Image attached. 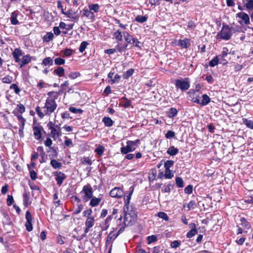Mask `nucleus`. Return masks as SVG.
<instances>
[{
    "label": "nucleus",
    "mask_w": 253,
    "mask_h": 253,
    "mask_svg": "<svg viewBox=\"0 0 253 253\" xmlns=\"http://www.w3.org/2000/svg\"><path fill=\"white\" fill-rule=\"evenodd\" d=\"M110 220V217H108L105 222H104V225H102L101 226V230L102 231H105V230H106L109 227V225L108 224V221Z\"/></svg>",
    "instance_id": "56"
},
{
    "label": "nucleus",
    "mask_w": 253,
    "mask_h": 253,
    "mask_svg": "<svg viewBox=\"0 0 253 253\" xmlns=\"http://www.w3.org/2000/svg\"><path fill=\"white\" fill-rule=\"evenodd\" d=\"M245 6L248 9L251 10L253 9V0H247Z\"/></svg>",
    "instance_id": "58"
},
{
    "label": "nucleus",
    "mask_w": 253,
    "mask_h": 253,
    "mask_svg": "<svg viewBox=\"0 0 253 253\" xmlns=\"http://www.w3.org/2000/svg\"><path fill=\"white\" fill-rule=\"evenodd\" d=\"M175 85L177 89L184 91L189 89L190 85L189 79L188 78L176 79L175 81Z\"/></svg>",
    "instance_id": "5"
},
{
    "label": "nucleus",
    "mask_w": 253,
    "mask_h": 253,
    "mask_svg": "<svg viewBox=\"0 0 253 253\" xmlns=\"http://www.w3.org/2000/svg\"><path fill=\"white\" fill-rule=\"evenodd\" d=\"M121 100H124V102L123 103V107L125 108H129L131 104V101L128 100L127 98H126V97L124 96L122 97Z\"/></svg>",
    "instance_id": "38"
},
{
    "label": "nucleus",
    "mask_w": 253,
    "mask_h": 253,
    "mask_svg": "<svg viewBox=\"0 0 253 253\" xmlns=\"http://www.w3.org/2000/svg\"><path fill=\"white\" fill-rule=\"evenodd\" d=\"M132 44H133L134 46L139 48H141L142 44L141 42L138 41V40L136 38H133L132 40Z\"/></svg>",
    "instance_id": "47"
},
{
    "label": "nucleus",
    "mask_w": 253,
    "mask_h": 253,
    "mask_svg": "<svg viewBox=\"0 0 253 253\" xmlns=\"http://www.w3.org/2000/svg\"><path fill=\"white\" fill-rule=\"evenodd\" d=\"M218 57V56H216L210 61L209 63L210 66L213 67L218 64L219 61Z\"/></svg>",
    "instance_id": "43"
},
{
    "label": "nucleus",
    "mask_w": 253,
    "mask_h": 253,
    "mask_svg": "<svg viewBox=\"0 0 253 253\" xmlns=\"http://www.w3.org/2000/svg\"><path fill=\"white\" fill-rule=\"evenodd\" d=\"M83 15L86 17L88 19L93 20L95 18V15L93 12L90 11L89 9H84L83 10Z\"/></svg>",
    "instance_id": "18"
},
{
    "label": "nucleus",
    "mask_w": 253,
    "mask_h": 253,
    "mask_svg": "<svg viewBox=\"0 0 253 253\" xmlns=\"http://www.w3.org/2000/svg\"><path fill=\"white\" fill-rule=\"evenodd\" d=\"M114 22L115 24H117L119 25V26L122 29H124V30H125L126 29L127 26V25L126 24H123L121 23V21L117 19H114Z\"/></svg>",
    "instance_id": "61"
},
{
    "label": "nucleus",
    "mask_w": 253,
    "mask_h": 253,
    "mask_svg": "<svg viewBox=\"0 0 253 253\" xmlns=\"http://www.w3.org/2000/svg\"><path fill=\"white\" fill-rule=\"evenodd\" d=\"M102 122L104 123L105 126L108 127L112 126L114 123L111 118L106 117H105L103 118Z\"/></svg>",
    "instance_id": "27"
},
{
    "label": "nucleus",
    "mask_w": 253,
    "mask_h": 253,
    "mask_svg": "<svg viewBox=\"0 0 253 253\" xmlns=\"http://www.w3.org/2000/svg\"><path fill=\"white\" fill-rule=\"evenodd\" d=\"M10 88L13 89L14 90V92L16 94H18L20 91V89L18 87V86L16 84H12L10 86Z\"/></svg>",
    "instance_id": "62"
},
{
    "label": "nucleus",
    "mask_w": 253,
    "mask_h": 253,
    "mask_svg": "<svg viewBox=\"0 0 253 253\" xmlns=\"http://www.w3.org/2000/svg\"><path fill=\"white\" fill-rule=\"evenodd\" d=\"M64 14L67 17L73 19L75 21H78L79 19L78 16L76 15L75 12L72 10H69L68 11H66V13H64Z\"/></svg>",
    "instance_id": "21"
},
{
    "label": "nucleus",
    "mask_w": 253,
    "mask_h": 253,
    "mask_svg": "<svg viewBox=\"0 0 253 253\" xmlns=\"http://www.w3.org/2000/svg\"><path fill=\"white\" fill-rule=\"evenodd\" d=\"M140 140L137 139L134 141H127L126 146L122 147L121 149V152L122 154H126L129 152L134 151L137 147Z\"/></svg>",
    "instance_id": "4"
},
{
    "label": "nucleus",
    "mask_w": 253,
    "mask_h": 253,
    "mask_svg": "<svg viewBox=\"0 0 253 253\" xmlns=\"http://www.w3.org/2000/svg\"><path fill=\"white\" fill-rule=\"evenodd\" d=\"M13 78L9 75L6 76L2 79V82L5 84H10L12 82Z\"/></svg>",
    "instance_id": "50"
},
{
    "label": "nucleus",
    "mask_w": 253,
    "mask_h": 253,
    "mask_svg": "<svg viewBox=\"0 0 253 253\" xmlns=\"http://www.w3.org/2000/svg\"><path fill=\"white\" fill-rule=\"evenodd\" d=\"M126 42L127 43H125L124 44H122L121 43L118 44L116 46V50L118 51L119 52L121 53L125 49H126L127 47L128 43L132 44V41H127Z\"/></svg>",
    "instance_id": "23"
},
{
    "label": "nucleus",
    "mask_w": 253,
    "mask_h": 253,
    "mask_svg": "<svg viewBox=\"0 0 253 253\" xmlns=\"http://www.w3.org/2000/svg\"><path fill=\"white\" fill-rule=\"evenodd\" d=\"M120 78H121L120 76L118 74H116L115 75L114 78H113L112 79L110 80V83L112 84H114L118 82L119 81V80H120Z\"/></svg>",
    "instance_id": "60"
},
{
    "label": "nucleus",
    "mask_w": 253,
    "mask_h": 253,
    "mask_svg": "<svg viewBox=\"0 0 253 253\" xmlns=\"http://www.w3.org/2000/svg\"><path fill=\"white\" fill-rule=\"evenodd\" d=\"M113 35L117 41H122L123 40V37H124L123 32L119 30L115 32Z\"/></svg>",
    "instance_id": "29"
},
{
    "label": "nucleus",
    "mask_w": 253,
    "mask_h": 253,
    "mask_svg": "<svg viewBox=\"0 0 253 253\" xmlns=\"http://www.w3.org/2000/svg\"><path fill=\"white\" fill-rule=\"evenodd\" d=\"M64 90L65 89H63V88H62V89L58 92L50 91L47 93V95H51L52 97H53L55 99H57L58 96L63 93Z\"/></svg>",
    "instance_id": "28"
},
{
    "label": "nucleus",
    "mask_w": 253,
    "mask_h": 253,
    "mask_svg": "<svg viewBox=\"0 0 253 253\" xmlns=\"http://www.w3.org/2000/svg\"><path fill=\"white\" fill-rule=\"evenodd\" d=\"M43 130V127L41 126L33 127L34 135L36 139L40 140L42 138V131Z\"/></svg>",
    "instance_id": "13"
},
{
    "label": "nucleus",
    "mask_w": 253,
    "mask_h": 253,
    "mask_svg": "<svg viewBox=\"0 0 253 253\" xmlns=\"http://www.w3.org/2000/svg\"><path fill=\"white\" fill-rule=\"evenodd\" d=\"M118 236L117 234H115L114 231L111 232L108 235L107 238L106 242L110 243L112 241L114 240Z\"/></svg>",
    "instance_id": "33"
},
{
    "label": "nucleus",
    "mask_w": 253,
    "mask_h": 253,
    "mask_svg": "<svg viewBox=\"0 0 253 253\" xmlns=\"http://www.w3.org/2000/svg\"><path fill=\"white\" fill-rule=\"evenodd\" d=\"M42 64L44 66H51L53 64V61L50 57H46L43 59Z\"/></svg>",
    "instance_id": "31"
},
{
    "label": "nucleus",
    "mask_w": 253,
    "mask_h": 253,
    "mask_svg": "<svg viewBox=\"0 0 253 253\" xmlns=\"http://www.w3.org/2000/svg\"><path fill=\"white\" fill-rule=\"evenodd\" d=\"M82 163L83 164H87L90 166L92 165V161L89 157H84L82 159Z\"/></svg>",
    "instance_id": "59"
},
{
    "label": "nucleus",
    "mask_w": 253,
    "mask_h": 253,
    "mask_svg": "<svg viewBox=\"0 0 253 253\" xmlns=\"http://www.w3.org/2000/svg\"><path fill=\"white\" fill-rule=\"evenodd\" d=\"M88 44V42L85 41L82 42L79 47V51L81 52H83L86 49Z\"/></svg>",
    "instance_id": "52"
},
{
    "label": "nucleus",
    "mask_w": 253,
    "mask_h": 253,
    "mask_svg": "<svg viewBox=\"0 0 253 253\" xmlns=\"http://www.w3.org/2000/svg\"><path fill=\"white\" fill-rule=\"evenodd\" d=\"M147 20V16H142V15H137L135 19V21L140 23H143L145 22H146Z\"/></svg>",
    "instance_id": "36"
},
{
    "label": "nucleus",
    "mask_w": 253,
    "mask_h": 253,
    "mask_svg": "<svg viewBox=\"0 0 253 253\" xmlns=\"http://www.w3.org/2000/svg\"><path fill=\"white\" fill-rule=\"evenodd\" d=\"M174 161L171 160H168L164 164V167L165 169H170V168L173 165Z\"/></svg>",
    "instance_id": "53"
},
{
    "label": "nucleus",
    "mask_w": 253,
    "mask_h": 253,
    "mask_svg": "<svg viewBox=\"0 0 253 253\" xmlns=\"http://www.w3.org/2000/svg\"><path fill=\"white\" fill-rule=\"evenodd\" d=\"M94 217L93 216H90L87 218L85 222V228L84 229V234L85 235L88 232L90 228L92 227L94 224Z\"/></svg>",
    "instance_id": "10"
},
{
    "label": "nucleus",
    "mask_w": 253,
    "mask_h": 253,
    "mask_svg": "<svg viewBox=\"0 0 253 253\" xmlns=\"http://www.w3.org/2000/svg\"><path fill=\"white\" fill-rule=\"evenodd\" d=\"M178 111L175 108H171L167 113V116L169 118H172L177 115Z\"/></svg>",
    "instance_id": "24"
},
{
    "label": "nucleus",
    "mask_w": 253,
    "mask_h": 253,
    "mask_svg": "<svg viewBox=\"0 0 253 253\" xmlns=\"http://www.w3.org/2000/svg\"><path fill=\"white\" fill-rule=\"evenodd\" d=\"M232 35V28L227 25H223L220 32L217 34L220 38L228 40Z\"/></svg>",
    "instance_id": "6"
},
{
    "label": "nucleus",
    "mask_w": 253,
    "mask_h": 253,
    "mask_svg": "<svg viewBox=\"0 0 253 253\" xmlns=\"http://www.w3.org/2000/svg\"><path fill=\"white\" fill-rule=\"evenodd\" d=\"M133 190H134V188H133V186H131L129 188V193H128V195L124 196L125 205H124V208H126V207L132 208V207H133L131 206H129V203H130V200L131 199L132 194L133 192Z\"/></svg>",
    "instance_id": "11"
},
{
    "label": "nucleus",
    "mask_w": 253,
    "mask_h": 253,
    "mask_svg": "<svg viewBox=\"0 0 253 253\" xmlns=\"http://www.w3.org/2000/svg\"><path fill=\"white\" fill-rule=\"evenodd\" d=\"M198 233L197 229L190 230L187 233L186 237L188 238H191L194 236Z\"/></svg>",
    "instance_id": "49"
},
{
    "label": "nucleus",
    "mask_w": 253,
    "mask_h": 253,
    "mask_svg": "<svg viewBox=\"0 0 253 253\" xmlns=\"http://www.w3.org/2000/svg\"><path fill=\"white\" fill-rule=\"evenodd\" d=\"M124 223L126 226L133 225L137 218V212L134 207L124 208Z\"/></svg>",
    "instance_id": "2"
},
{
    "label": "nucleus",
    "mask_w": 253,
    "mask_h": 253,
    "mask_svg": "<svg viewBox=\"0 0 253 253\" xmlns=\"http://www.w3.org/2000/svg\"><path fill=\"white\" fill-rule=\"evenodd\" d=\"M157 215L159 217L166 220L168 221L169 220V217L167 214L164 212H159L158 213Z\"/></svg>",
    "instance_id": "46"
},
{
    "label": "nucleus",
    "mask_w": 253,
    "mask_h": 253,
    "mask_svg": "<svg viewBox=\"0 0 253 253\" xmlns=\"http://www.w3.org/2000/svg\"><path fill=\"white\" fill-rule=\"evenodd\" d=\"M175 182L178 187L182 188L184 186L183 180L180 177H176L175 179Z\"/></svg>",
    "instance_id": "54"
},
{
    "label": "nucleus",
    "mask_w": 253,
    "mask_h": 253,
    "mask_svg": "<svg viewBox=\"0 0 253 253\" xmlns=\"http://www.w3.org/2000/svg\"><path fill=\"white\" fill-rule=\"evenodd\" d=\"M167 152L170 156H175L178 153V149L172 146L168 148Z\"/></svg>",
    "instance_id": "25"
},
{
    "label": "nucleus",
    "mask_w": 253,
    "mask_h": 253,
    "mask_svg": "<svg viewBox=\"0 0 253 253\" xmlns=\"http://www.w3.org/2000/svg\"><path fill=\"white\" fill-rule=\"evenodd\" d=\"M64 68L60 67L55 70L54 72L59 77H63L64 74Z\"/></svg>",
    "instance_id": "42"
},
{
    "label": "nucleus",
    "mask_w": 253,
    "mask_h": 253,
    "mask_svg": "<svg viewBox=\"0 0 253 253\" xmlns=\"http://www.w3.org/2000/svg\"><path fill=\"white\" fill-rule=\"evenodd\" d=\"M69 111L72 113L75 114H81L83 113V111L81 109H77L73 107H71L69 108Z\"/></svg>",
    "instance_id": "55"
},
{
    "label": "nucleus",
    "mask_w": 253,
    "mask_h": 253,
    "mask_svg": "<svg viewBox=\"0 0 253 253\" xmlns=\"http://www.w3.org/2000/svg\"><path fill=\"white\" fill-rule=\"evenodd\" d=\"M55 179L57 182V184L59 186L62 185L63 181L66 178V175L63 172L57 171L54 173Z\"/></svg>",
    "instance_id": "9"
},
{
    "label": "nucleus",
    "mask_w": 253,
    "mask_h": 253,
    "mask_svg": "<svg viewBox=\"0 0 253 253\" xmlns=\"http://www.w3.org/2000/svg\"><path fill=\"white\" fill-rule=\"evenodd\" d=\"M202 99L200 100V105L201 106H206L208 105L211 101V98L207 94H203L202 96Z\"/></svg>",
    "instance_id": "22"
},
{
    "label": "nucleus",
    "mask_w": 253,
    "mask_h": 253,
    "mask_svg": "<svg viewBox=\"0 0 253 253\" xmlns=\"http://www.w3.org/2000/svg\"><path fill=\"white\" fill-rule=\"evenodd\" d=\"M50 130V135L54 140L62 135L61 128L59 126L57 127H55Z\"/></svg>",
    "instance_id": "12"
},
{
    "label": "nucleus",
    "mask_w": 253,
    "mask_h": 253,
    "mask_svg": "<svg viewBox=\"0 0 253 253\" xmlns=\"http://www.w3.org/2000/svg\"><path fill=\"white\" fill-rule=\"evenodd\" d=\"M175 136V133L172 130H168L165 134V137L167 139H170Z\"/></svg>",
    "instance_id": "63"
},
{
    "label": "nucleus",
    "mask_w": 253,
    "mask_h": 253,
    "mask_svg": "<svg viewBox=\"0 0 253 253\" xmlns=\"http://www.w3.org/2000/svg\"><path fill=\"white\" fill-rule=\"evenodd\" d=\"M123 36L125 40L127 41H132L133 37L131 36L127 32L124 31L123 32Z\"/></svg>",
    "instance_id": "41"
},
{
    "label": "nucleus",
    "mask_w": 253,
    "mask_h": 253,
    "mask_svg": "<svg viewBox=\"0 0 253 253\" xmlns=\"http://www.w3.org/2000/svg\"><path fill=\"white\" fill-rule=\"evenodd\" d=\"M28 167L29 170H30V175L31 178L33 180H36L37 178V173L35 170L31 169L29 165H28Z\"/></svg>",
    "instance_id": "45"
},
{
    "label": "nucleus",
    "mask_w": 253,
    "mask_h": 253,
    "mask_svg": "<svg viewBox=\"0 0 253 253\" xmlns=\"http://www.w3.org/2000/svg\"><path fill=\"white\" fill-rule=\"evenodd\" d=\"M190 40L187 38L183 40H179L178 41V45L183 48H188L190 45Z\"/></svg>",
    "instance_id": "16"
},
{
    "label": "nucleus",
    "mask_w": 253,
    "mask_h": 253,
    "mask_svg": "<svg viewBox=\"0 0 253 253\" xmlns=\"http://www.w3.org/2000/svg\"><path fill=\"white\" fill-rule=\"evenodd\" d=\"M22 55V50L18 48H15L12 52L13 57H20Z\"/></svg>",
    "instance_id": "51"
},
{
    "label": "nucleus",
    "mask_w": 253,
    "mask_h": 253,
    "mask_svg": "<svg viewBox=\"0 0 253 253\" xmlns=\"http://www.w3.org/2000/svg\"><path fill=\"white\" fill-rule=\"evenodd\" d=\"M173 186V184H169L167 185H164L162 189V192L163 193H169L170 192V187H172Z\"/></svg>",
    "instance_id": "48"
},
{
    "label": "nucleus",
    "mask_w": 253,
    "mask_h": 253,
    "mask_svg": "<svg viewBox=\"0 0 253 253\" xmlns=\"http://www.w3.org/2000/svg\"><path fill=\"white\" fill-rule=\"evenodd\" d=\"M54 37L53 34L51 32H48L44 36L43 41L44 42H49L51 41Z\"/></svg>",
    "instance_id": "34"
},
{
    "label": "nucleus",
    "mask_w": 253,
    "mask_h": 253,
    "mask_svg": "<svg viewBox=\"0 0 253 253\" xmlns=\"http://www.w3.org/2000/svg\"><path fill=\"white\" fill-rule=\"evenodd\" d=\"M17 14L15 12H12L11 15L10 21L11 23L13 25H17L19 23V21L17 19Z\"/></svg>",
    "instance_id": "35"
},
{
    "label": "nucleus",
    "mask_w": 253,
    "mask_h": 253,
    "mask_svg": "<svg viewBox=\"0 0 253 253\" xmlns=\"http://www.w3.org/2000/svg\"><path fill=\"white\" fill-rule=\"evenodd\" d=\"M124 195V192L122 189L119 187H116L113 188L110 192V195L112 198L119 199L123 197Z\"/></svg>",
    "instance_id": "7"
},
{
    "label": "nucleus",
    "mask_w": 253,
    "mask_h": 253,
    "mask_svg": "<svg viewBox=\"0 0 253 253\" xmlns=\"http://www.w3.org/2000/svg\"><path fill=\"white\" fill-rule=\"evenodd\" d=\"M101 196H102L101 194L99 195L98 197H93V196L92 198L90 199L89 205L91 207L98 206L101 201V198L100 197Z\"/></svg>",
    "instance_id": "15"
},
{
    "label": "nucleus",
    "mask_w": 253,
    "mask_h": 253,
    "mask_svg": "<svg viewBox=\"0 0 253 253\" xmlns=\"http://www.w3.org/2000/svg\"><path fill=\"white\" fill-rule=\"evenodd\" d=\"M44 106L42 107L43 112L41 110V108L37 106L36 112L40 118H43L45 115L50 116L56 109L57 104L55 101L56 99L51 95H48Z\"/></svg>",
    "instance_id": "1"
},
{
    "label": "nucleus",
    "mask_w": 253,
    "mask_h": 253,
    "mask_svg": "<svg viewBox=\"0 0 253 253\" xmlns=\"http://www.w3.org/2000/svg\"><path fill=\"white\" fill-rule=\"evenodd\" d=\"M242 123L248 128L253 129V121L252 120H248L246 118H243Z\"/></svg>",
    "instance_id": "26"
},
{
    "label": "nucleus",
    "mask_w": 253,
    "mask_h": 253,
    "mask_svg": "<svg viewBox=\"0 0 253 253\" xmlns=\"http://www.w3.org/2000/svg\"><path fill=\"white\" fill-rule=\"evenodd\" d=\"M25 217L26 219V222L25 223L26 229L29 232L33 230V225L32 223L33 218L30 212L29 211H26Z\"/></svg>",
    "instance_id": "8"
},
{
    "label": "nucleus",
    "mask_w": 253,
    "mask_h": 253,
    "mask_svg": "<svg viewBox=\"0 0 253 253\" xmlns=\"http://www.w3.org/2000/svg\"><path fill=\"white\" fill-rule=\"evenodd\" d=\"M80 195L83 202L86 203L89 201L93 195V190L91 185L88 183L84 185L80 192Z\"/></svg>",
    "instance_id": "3"
},
{
    "label": "nucleus",
    "mask_w": 253,
    "mask_h": 253,
    "mask_svg": "<svg viewBox=\"0 0 253 253\" xmlns=\"http://www.w3.org/2000/svg\"><path fill=\"white\" fill-rule=\"evenodd\" d=\"M240 220L241 222V224L242 226L248 229L251 227L250 224L245 218H241Z\"/></svg>",
    "instance_id": "39"
},
{
    "label": "nucleus",
    "mask_w": 253,
    "mask_h": 253,
    "mask_svg": "<svg viewBox=\"0 0 253 253\" xmlns=\"http://www.w3.org/2000/svg\"><path fill=\"white\" fill-rule=\"evenodd\" d=\"M196 91H198V90H194V89H190L188 92V94L189 95V97L190 98L191 101H192L194 103L200 104V96L199 95L196 96H191V95L195 94Z\"/></svg>",
    "instance_id": "14"
},
{
    "label": "nucleus",
    "mask_w": 253,
    "mask_h": 253,
    "mask_svg": "<svg viewBox=\"0 0 253 253\" xmlns=\"http://www.w3.org/2000/svg\"><path fill=\"white\" fill-rule=\"evenodd\" d=\"M105 150V148L103 145H98L97 148L95 149L94 152L97 154L99 156H101Z\"/></svg>",
    "instance_id": "32"
},
{
    "label": "nucleus",
    "mask_w": 253,
    "mask_h": 253,
    "mask_svg": "<svg viewBox=\"0 0 253 253\" xmlns=\"http://www.w3.org/2000/svg\"><path fill=\"white\" fill-rule=\"evenodd\" d=\"M54 62H55V64L56 65H63L65 63V61L64 59H63L61 58L58 57V58H56L55 59Z\"/></svg>",
    "instance_id": "57"
},
{
    "label": "nucleus",
    "mask_w": 253,
    "mask_h": 253,
    "mask_svg": "<svg viewBox=\"0 0 253 253\" xmlns=\"http://www.w3.org/2000/svg\"><path fill=\"white\" fill-rule=\"evenodd\" d=\"M165 177L166 179H171L173 176V173L170 169H165Z\"/></svg>",
    "instance_id": "44"
},
{
    "label": "nucleus",
    "mask_w": 253,
    "mask_h": 253,
    "mask_svg": "<svg viewBox=\"0 0 253 253\" xmlns=\"http://www.w3.org/2000/svg\"><path fill=\"white\" fill-rule=\"evenodd\" d=\"M32 60V57L30 55H26L22 57L21 62L19 63L20 68L29 64Z\"/></svg>",
    "instance_id": "17"
},
{
    "label": "nucleus",
    "mask_w": 253,
    "mask_h": 253,
    "mask_svg": "<svg viewBox=\"0 0 253 253\" xmlns=\"http://www.w3.org/2000/svg\"><path fill=\"white\" fill-rule=\"evenodd\" d=\"M158 240L156 235H151L147 237V242L148 244L156 242Z\"/></svg>",
    "instance_id": "40"
},
{
    "label": "nucleus",
    "mask_w": 253,
    "mask_h": 253,
    "mask_svg": "<svg viewBox=\"0 0 253 253\" xmlns=\"http://www.w3.org/2000/svg\"><path fill=\"white\" fill-rule=\"evenodd\" d=\"M50 164L54 169H59L62 167V164L55 159L51 160Z\"/></svg>",
    "instance_id": "30"
},
{
    "label": "nucleus",
    "mask_w": 253,
    "mask_h": 253,
    "mask_svg": "<svg viewBox=\"0 0 253 253\" xmlns=\"http://www.w3.org/2000/svg\"><path fill=\"white\" fill-rule=\"evenodd\" d=\"M237 15L240 18L243 20L245 24H248L250 23V18L247 13L240 12L237 14Z\"/></svg>",
    "instance_id": "19"
},
{
    "label": "nucleus",
    "mask_w": 253,
    "mask_h": 253,
    "mask_svg": "<svg viewBox=\"0 0 253 253\" xmlns=\"http://www.w3.org/2000/svg\"><path fill=\"white\" fill-rule=\"evenodd\" d=\"M89 9L90 11H93L94 12H98L99 10L100 6L97 4H91L88 5Z\"/></svg>",
    "instance_id": "37"
},
{
    "label": "nucleus",
    "mask_w": 253,
    "mask_h": 253,
    "mask_svg": "<svg viewBox=\"0 0 253 253\" xmlns=\"http://www.w3.org/2000/svg\"><path fill=\"white\" fill-rule=\"evenodd\" d=\"M17 109L21 114L23 113L25 111L24 106L21 103L17 105Z\"/></svg>",
    "instance_id": "64"
},
{
    "label": "nucleus",
    "mask_w": 253,
    "mask_h": 253,
    "mask_svg": "<svg viewBox=\"0 0 253 253\" xmlns=\"http://www.w3.org/2000/svg\"><path fill=\"white\" fill-rule=\"evenodd\" d=\"M23 204L25 207H27L31 203V202L30 200L29 193L27 192H25L23 195Z\"/></svg>",
    "instance_id": "20"
}]
</instances>
